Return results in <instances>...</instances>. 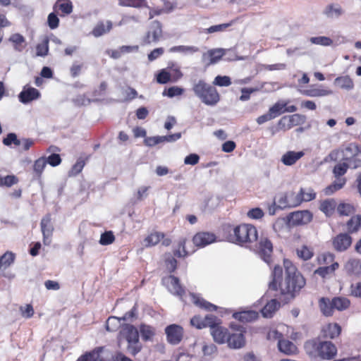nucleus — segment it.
<instances>
[{
  "label": "nucleus",
  "instance_id": "f257e3e1",
  "mask_svg": "<svg viewBox=\"0 0 361 361\" xmlns=\"http://www.w3.org/2000/svg\"><path fill=\"white\" fill-rule=\"evenodd\" d=\"M285 277L280 284L281 295L285 296L284 301L293 299L295 295L305 286V280L298 271L295 266L288 259H284Z\"/></svg>",
  "mask_w": 361,
  "mask_h": 361
},
{
  "label": "nucleus",
  "instance_id": "f03ea898",
  "mask_svg": "<svg viewBox=\"0 0 361 361\" xmlns=\"http://www.w3.org/2000/svg\"><path fill=\"white\" fill-rule=\"evenodd\" d=\"M224 230L228 233L226 240L237 245H251L258 240L257 228L251 224H241L233 228L227 226Z\"/></svg>",
  "mask_w": 361,
  "mask_h": 361
},
{
  "label": "nucleus",
  "instance_id": "7ed1b4c3",
  "mask_svg": "<svg viewBox=\"0 0 361 361\" xmlns=\"http://www.w3.org/2000/svg\"><path fill=\"white\" fill-rule=\"evenodd\" d=\"M192 90L195 94L202 103L207 106L216 105L219 99V94L215 87L200 80L193 85Z\"/></svg>",
  "mask_w": 361,
  "mask_h": 361
},
{
  "label": "nucleus",
  "instance_id": "20e7f679",
  "mask_svg": "<svg viewBox=\"0 0 361 361\" xmlns=\"http://www.w3.org/2000/svg\"><path fill=\"white\" fill-rule=\"evenodd\" d=\"M120 336L127 341L128 350L132 355H135L140 351L139 331L133 325H125L120 331Z\"/></svg>",
  "mask_w": 361,
  "mask_h": 361
},
{
  "label": "nucleus",
  "instance_id": "39448f33",
  "mask_svg": "<svg viewBox=\"0 0 361 361\" xmlns=\"http://www.w3.org/2000/svg\"><path fill=\"white\" fill-rule=\"evenodd\" d=\"M342 159L348 166L352 169L361 168V147L354 143H350L343 150Z\"/></svg>",
  "mask_w": 361,
  "mask_h": 361
},
{
  "label": "nucleus",
  "instance_id": "423d86ee",
  "mask_svg": "<svg viewBox=\"0 0 361 361\" xmlns=\"http://www.w3.org/2000/svg\"><path fill=\"white\" fill-rule=\"evenodd\" d=\"M312 346L317 355L322 359L331 360L337 353V348L331 341H310L306 343L305 346Z\"/></svg>",
  "mask_w": 361,
  "mask_h": 361
},
{
  "label": "nucleus",
  "instance_id": "0eeeda50",
  "mask_svg": "<svg viewBox=\"0 0 361 361\" xmlns=\"http://www.w3.org/2000/svg\"><path fill=\"white\" fill-rule=\"evenodd\" d=\"M254 250L265 262L269 264L273 252V245L267 237L263 235L260 237L259 242L255 245Z\"/></svg>",
  "mask_w": 361,
  "mask_h": 361
},
{
  "label": "nucleus",
  "instance_id": "6e6552de",
  "mask_svg": "<svg viewBox=\"0 0 361 361\" xmlns=\"http://www.w3.org/2000/svg\"><path fill=\"white\" fill-rule=\"evenodd\" d=\"M161 281L171 293L178 296L183 300L185 291L184 288L180 286L178 278L169 275L164 277Z\"/></svg>",
  "mask_w": 361,
  "mask_h": 361
},
{
  "label": "nucleus",
  "instance_id": "1a4fd4ad",
  "mask_svg": "<svg viewBox=\"0 0 361 361\" xmlns=\"http://www.w3.org/2000/svg\"><path fill=\"white\" fill-rule=\"evenodd\" d=\"M161 35V25L159 21L154 20L152 22L146 35L143 37L142 44H149L153 42H157L159 40Z\"/></svg>",
  "mask_w": 361,
  "mask_h": 361
},
{
  "label": "nucleus",
  "instance_id": "9d476101",
  "mask_svg": "<svg viewBox=\"0 0 361 361\" xmlns=\"http://www.w3.org/2000/svg\"><path fill=\"white\" fill-rule=\"evenodd\" d=\"M312 219V214L308 210L297 211L288 216V221L290 225L297 226L307 224Z\"/></svg>",
  "mask_w": 361,
  "mask_h": 361
},
{
  "label": "nucleus",
  "instance_id": "9b49d317",
  "mask_svg": "<svg viewBox=\"0 0 361 361\" xmlns=\"http://www.w3.org/2000/svg\"><path fill=\"white\" fill-rule=\"evenodd\" d=\"M165 333L167 341L172 345H177L183 338V329L179 325L171 324L166 327Z\"/></svg>",
  "mask_w": 361,
  "mask_h": 361
},
{
  "label": "nucleus",
  "instance_id": "f8f14e48",
  "mask_svg": "<svg viewBox=\"0 0 361 361\" xmlns=\"http://www.w3.org/2000/svg\"><path fill=\"white\" fill-rule=\"evenodd\" d=\"M51 221V215L47 214L42 219L40 223L41 231L43 235V243L46 245H49L51 242L54 227Z\"/></svg>",
  "mask_w": 361,
  "mask_h": 361
},
{
  "label": "nucleus",
  "instance_id": "ddd939ff",
  "mask_svg": "<svg viewBox=\"0 0 361 361\" xmlns=\"http://www.w3.org/2000/svg\"><path fill=\"white\" fill-rule=\"evenodd\" d=\"M334 248L338 252H344L352 244V238L348 233H340L333 238Z\"/></svg>",
  "mask_w": 361,
  "mask_h": 361
},
{
  "label": "nucleus",
  "instance_id": "4468645a",
  "mask_svg": "<svg viewBox=\"0 0 361 361\" xmlns=\"http://www.w3.org/2000/svg\"><path fill=\"white\" fill-rule=\"evenodd\" d=\"M192 241L197 247H205L216 241V235L209 232L198 233L193 237Z\"/></svg>",
  "mask_w": 361,
  "mask_h": 361
},
{
  "label": "nucleus",
  "instance_id": "2eb2a0df",
  "mask_svg": "<svg viewBox=\"0 0 361 361\" xmlns=\"http://www.w3.org/2000/svg\"><path fill=\"white\" fill-rule=\"evenodd\" d=\"M316 197V193L311 188L305 190L300 188V192L297 195L295 194L294 202H291L292 205H300L302 202H309L314 200Z\"/></svg>",
  "mask_w": 361,
  "mask_h": 361
},
{
  "label": "nucleus",
  "instance_id": "dca6fc26",
  "mask_svg": "<svg viewBox=\"0 0 361 361\" xmlns=\"http://www.w3.org/2000/svg\"><path fill=\"white\" fill-rule=\"evenodd\" d=\"M39 97L40 92L34 87H24L18 95L19 100L23 104H27L33 100L37 99Z\"/></svg>",
  "mask_w": 361,
  "mask_h": 361
},
{
  "label": "nucleus",
  "instance_id": "f3484780",
  "mask_svg": "<svg viewBox=\"0 0 361 361\" xmlns=\"http://www.w3.org/2000/svg\"><path fill=\"white\" fill-rule=\"evenodd\" d=\"M226 342L231 348H241L245 345L244 334L242 331L229 334Z\"/></svg>",
  "mask_w": 361,
  "mask_h": 361
},
{
  "label": "nucleus",
  "instance_id": "a211bd4d",
  "mask_svg": "<svg viewBox=\"0 0 361 361\" xmlns=\"http://www.w3.org/2000/svg\"><path fill=\"white\" fill-rule=\"evenodd\" d=\"M304 155L305 153L302 151H288L281 157V161L286 166H292Z\"/></svg>",
  "mask_w": 361,
  "mask_h": 361
},
{
  "label": "nucleus",
  "instance_id": "6ab92c4d",
  "mask_svg": "<svg viewBox=\"0 0 361 361\" xmlns=\"http://www.w3.org/2000/svg\"><path fill=\"white\" fill-rule=\"evenodd\" d=\"M210 333L214 341L220 344L226 342L229 336L228 329L220 325H218L216 327L212 329Z\"/></svg>",
  "mask_w": 361,
  "mask_h": 361
},
{
  "label": "nucleus",
  "instance_id": "aec40b11",
  "mask_svg": "<svg viewBox=\"0 0 361 361\" xmlns=\"http://www.w3.org/2000/svg\"><path fill=\"white\" fill-rule=\"evenodd\" d=\"M190 295L192 301L197 306H198L201 308H204V310H206L207 311H210V312L215 311L217 310L218 307L216 305L212 304L209 302L206 301L205 300H204L203 298L200 297L198 295H196L194 293H190Z\"/></svg>",
  "mask_w": 361,
  "mask_h": 361
},
{
  "label": "nucleus",
  "instance_id": "412c9836",
  "mask_svg": "<svg viewBox=\"0 0 361 361\" xmlns=\"http://www.w3.org/2000/svg\"><path fill=\"white\" fill-rule=\"evenodd\" d=\"M54 8L61 11V16H64L73 12V6L71 0H57Z\"/></svg>",
  "mask_w": 361,
  "mask_h": 361
},
{
  "label": "nucleus",
  "instance_id": "4be33fe9",
  "mask_svg": "<svg viewBox=\"0 0 361 361\" xmlns=\"http://www.w3.org/2000/svg\"><path fill=\"white\" fill-rule=\"evenodd\" d=\"M233 317L242 322H250L258 317V312L253 310L243 311L233 313Z\"/></svg>",
  "mask_w": 361,
  "mask_h": 361
},
{
  "label": "nucleus",
  "instance_id": "5701e85b",
  "mask_svg": "<svg viewBox=\"0 0 361 361\" xmlns=\"http://www.w3.org/2000/svg\"><path fill=\"white\" fill-rule=\"evenodd\" d=\"M278 348L281 353L286 355H292L297 352L296 345L290 341L286 339L279 341Z\"/></svg>",
  "mask_w": 361,
  "mask_h": 361
},
{
  "label": "nucleus",
  "instance_id": "b1692460",
  "mask_svg": "<svg viewBox=\"0 0 361 361\" xmlns=\"http://www.w3.org/2000/svg\"><path fill=\"white\" fill-rule=\"evenodd\" d=\"M341 331V327L336 323L329 324L323 329V334L325 338L334 339L338 336Z\"/></svg>",
  "mask_w": 361,
  "mask_h": 361
},
{
  "label": "nucleus",
  "instance_id": "393cba45",
  "mask_svg": "<svg viewBox=\"0 0 361 361\" xmlns=\"http://www.w3.org/2000/svg\"><path fill=\"white\" fill-rule=\"evenodd\" d=\"M279 307L280 303L276 299H272L266 304L261 312L264 317L271 318Z\"/></svg>",
  "mask_w": 361,
  "mask_h": 361
},
{
  "label": "nucleus",
  "instance_id": "a878e982",
  "mask_svg": "<svg viewBox=\"0 0 361 361\" xmlns=\"http://www.w3.org/2000/svg\"><path fill=\"white\" fill-rule=\"evenodd\" d=\"M106 26L103 21H99L92 31L95 37H99L104 34L109 32L112 28V23L110 20L106 22Z\"/></svg>",
  "mask_w": 361,
  "mask_h": 361
},
{
  "label": "nucleus",
  "instance_id": "bb28decb",
  "mask_svg": "<svg viewBox=\"0 0 361 361\" xmlns=\"http://www.w3.org/2000/svg\"><path fill=\"white\" fill-rule=\"evenodd\" d=\"M226 50L224 49H210L207 54H204L202 56L203 60L208 56L209 58V64H214L217 63L221 57L225 54Z\"/></svg>",
  "mask_w": 361,
  "mask_h": 361
},
{
  "label": "nucleus",
  "instance_id": "cd10ccee",
  "mask_svg": "<svg viewBox=\"0 0 361 361\" xmlns=\"http://www.w3.org/2000/svg\"><path fill=\"white\" fill-rule=\"evenodd\" d=\"M334 85L346 90H350L354 87L353 81L348 75L337 77L334 80Z\"/></svg>",
  "mask_w": 361,
  "mask_h": 361
},
{
  "label": "nucleus",
  "instance_id": "c85d7f7f",
  "mask_svg": "<svg viewBox=\"0 0 361 361\" xmlns=\"http://www.w3.org/2000/svg\"><path fill=\"white\" fill-rule=\"evenodd\" d=\"M319 307L322 314L326 317H329L333 314L334 309L332 304V300L329 298H322L319 300Z\"/></svg>",
  "mask_w": 361,
  "mask_h": 361
},
{
  "label": "nucleus",
  "instance_id": "c756f323",
  "mask_svg": "<svg viewBox=\"0 0 361 361\" xmlns=\"http://www.w3.org/2000/svg\"><path fill=\"white\" fill-rule=\"evenodd\" d=\"M286 120H288V121L287 126L288 128L290 129L295 126H298L303 123L305 122V117L302 115L295 114L289 116H283L281 119L280 123Z\"/></svg>",
  "mask_w": 361,
  "mask_h": 361
},
{
  "label": "nucleus",
  "instance_id": "7c9ffc66",
  "mask_svg": "<svg viewBox=\"0 0 361 361\" xmlns=\"http://www.w3.org/2000/svg\"><path fill=\"white\" fill-rule=\"evenodd\" d=\"M140 334L145 341H152L155 335V329L149 325L142 324L140 326Z\"/></svg>",
  "mask_w": 361,
  "mask_h": 361
},
{
  "label": "nucleus",
  "instance_id": "2f4dec72",
  "mask_svg": "<svg viewBox=\"0 0 361 361\" xmlns=\"http://www.w3.org/2000/svg\"><path fill=\"white\" fill-rule=\"evenodd\" d=\"M283 269L280 266H275L271 273L272 281L269 283L270 290H276L278 288L277 282L281 279Z\"/></svg>",
  "mask_w": 361,
  "mask_h": 361
},
{
  "label": "nucleus",
  "instance_id": "473e14b6",
  "mask_svg": "<svg viewBox=\"0 0 361 361\" xmlns=\"http://www.w3.org/2000/svg\"><path fill=\"white\" fill-rule=\"evenodd\" d=\"M324 14L329 18H337L342 15L343 11L339 5H329L323 11Z\"/></svg>",
  "mask_w": 361,
  "mask_h": 361
},
{
  "label": "nucleus",
  "instance_id": "72a5a7b5",
  "mask_svg": "<svg viewBox=\"0 0 361 361\" xmlns=\"http://www.w3.org/2000/svg\"><path fill=\"white\" fill-rule=\"evenodd\" d=\"M345 269L349 274L358 275L361 274V260L357 259H350Z\"/></svg>",
  "mask_w": 361,
  "mask_h": 361
},
{
  "label": "nucleus",
  "instance_id": "f704fd0d",
  "mask_svg": "<svg viewBox=\"0 0 361 361\" xmlns=\"http://www.w3.org/2000/svg\"><path fill=\"white\" fill-rule=\"evenodd\" d=\"M336 207V202L334 200H326L320 204V210L323 212L327 216H330L334 212Z\"/></svg>",
  "mask_w": 361,
  "mask_h": 361
},
{
  "label": "nucleus",
  "instance_id": "c9c22d12",
  "mask_svg": "<svg viewBox=\"0 0 361 361\" xmlns=\"http://www.w3.org/2000/svg\"><path fill=\"white\" fill-rule=\"evenodd\" d=\"M338 263L334 262L330 266L319 267L317 269L314 271V274L319 275L322 278H326L328 276L333 274L335 270L338 269Z\"/></svg>",
  "mask_w": 361,
  "mask_h": 361
},
{
  "label": "nucleus",
  "instance_id": "e433bc0d",
  "mask_svg": "<svg viewBox=\"0 0 361 361\" xmlns=\"http://www.w3.org/2000/svg\"><path fill=\"white\" fill-rule=\"evenodd\" d=\"M334 309L338 311H343L348 308L350 306V300L345 297H335L332 300Z\"/></svg>",
  "mask_w": 361,
  "mask_h": 361
},
{
  "label": "nucleus",
  "instance_id": "4c0bfd02",
  "mask_svg": "<svg viewBox=\"0 0 361 361\" xmlns=\"http://www.w3.org/2000/svg\"><path fill=\"white\" fill-rule=\"evenodd\" d=\"M169 51L171 53L178 52L184 54H192L199 51V48L195 46L179 45L171 47Z\"/></svg>",
  "mask_w": 361,
  "mask_h": 361
},
{
  "label": "nucleus",
  "instance_id": "58836bf2",
  "mask_svg": "<svg viewBox=\"0 0 361 361\" xmlns=\"http://www.w3.org/2000/svg\"><path fill=\"white\" fill-rule=\"evenodd\" d=\"M16 255L13 252L7 251L0 257V269L10 267L15 260Z\"/></svg>",
  "mask_w": 361,
  "mask_h": 361
},
{
  "label": "nucleus",
  "instance_id": "ea45409f",
  "mask_svg": "<svg viewBox=\"0 0 361 361\" xmlns=\"http://www.w3.org/2000/svg\"><path fill=\"white\" fill-rule=\"evenodd\" d=\"M294 200H295V193L294 192H291L287 193V194L281 196L279 198V200H278L279 207L281 208L296 207V205L290 204L291 202H294Z\"/></svg>",
  "mask_w": 361,
  "mask_h": 361
},
{
  "label": "nucleus",
  "instance_id": "a19ab883",
  "mask_svg": "<svg viewBox=\"0 0 361 361\" xmlns=\"http://www.w3.org/2000/svg\"><path fill=\"white\" fill-rule=\"evenodd\" d=\"M347 230L349 233H354L358 231L361 226V216L356 215L350 218L347 222Z\"/></svg>",
  "mask_w": 361,
  "mask_h": 361
},
{
  "label": "nucleus",
  "instance_id": "79ce46f5",
  "mask_svg": "<svg viewBox=\"0 0 361 361\" xmlns=\"http://www.w3.org/2000/svg\"><path fill=\"white\" fill-rule=\"evenodd\" d=\"M164 238V234L161 233L156 232L151 233L145 239V246L149 247L157 245L161 238Z\"/></svg>",
  "mask_w": 361,
  "mask_h": 361
},
{
  "label": "nucleus",
  "instance_id": "37998d69",
  "mask_svg": "<svg viewBox=\"0 0 361 361\" xmlns=\"http://www.w3.org/2000/svg\"><path fill=\"white\" fill-rule=\"evenodd\" d=\"M9 40L14 44V49L18 51H21L24 49L22 44L25 42V38L20 34H13L11 36Z\"/></svg>",
  "mask_w": 361,
  "mask_h": 361
},
{
  "label": "nucleus",
  "instance_id": "c03bdc74",
  "mask_svg": "<svg viewBox=\"0 0 361 361\" xmlns=\"http://www.w3.org/2000/svg\"><path fill=\"white\" fill-rule=\"evenodd\" d=\"M203 321L204 327H210V331H212V329L216 327L221 323L220 319L213 314L206 315L204 318H203Z\"/></svg>",
  "mask_w": 361,
  "mask_h": 361
},
{
  "label": "nucleus",
  "instance_id": "a18cd8bd",
  "mask_svg": "<svg viewBox=\"0 0 361 361\" xmlns=\"http://www.w3.org/2000/svg\"><path fill=\"white\" fill-rule=\"evenodd\" d=\"M287 105L286 102H276L274 106L269 108V111L273 116L274 118L277 117L278 116L284 113L283 110Z\"/></svg>",
  "mask_w": 361,
  "mask_h": 361
},
{
  "label": "nucleus",
  "instance_id": "49530a36",
  "mask_svg": "<svg viewBox=\"0 0 361 361\" xmlns=\"http://www.w3.org/2000/svg\"><path fill=\"white\" fill-rule=\"evenodd\" d=\"M233 23V21H231L228 23H223L219 25H215L210 26L209 27L205 29L204 32L205 33H214V32H224L226 30V28L231 26Z\"/></svg>",
  "mask_w": 361,
  "mask_h": 361
},
{
  "label": "nucleus",
  "instance_id": "de8ad7c7",
  "mask_svg": "<svg viewBox=\"0 0 361 361\" xmlns=\"http://www.w3.org/2000/svg\"><path fill=\"white\" fill-rule=\"evenodd\" d=\"M184 92V89L178 86L170 87L167 90H165L162 94L163 96H167L169 97H174L176 96L181 95Z\"/></svg>",
  "mask_w": 361,
  "mask_h": 361
},
{
  "label": "nucleus",
  "instance_id": "09e8293b",
  "mask_svg": "<svg viewBox=\"0 0 361 361\" xmlns=\"http://www.w3.org/2000/svg\"><path fill=\"white\" fill-rule=\"evenodd\" d=\"M49 39H44L43 42L38 44L36 47L37 56H45L48 54L49 51Z\"/></svg>",
  "mask_w": 361,
  "mask_h": 361
},
{
  "label": "nucleus",
  "instance_id": "8fccbe9b",
  "mask_svg": "<svg viewBox=\"0 0 361 361\" xmlns=\"http://www.w3.org/2000/svg\"><path fill=\"white\" fill-rule=\"evenodd\" d=\"M18 178L13 175L0 176V186L11 187L18 183Z\"/></svg>",
  "mask_w": 361,
  "mask_h": 361
},
{
  "label": "nucleus",
  "instance_id": "3c124183",
  "mask_svg": "<svg viewBox=\"0 0 361 361\" xmlns=\"http://www.w3.org/2000/svg\"><path fill=\"white\" fill-rule=\"evenodd\" d=\"M310 41L314 44L330 46L332 44L333 41L331 39L324 36L312 37L310 39Z\"/></svg>",
  "mask_w": 361,
  "mask_h": 361
},
{
  "label": "nucleus",
  "instance_id": "603ef678",
  "mask_svg": "<svg viewBox=\"0 0 361 361\" xmlns=\"http://www.w3.org/2000/svg\"><path fill=\"white\" fill-rule=\"evenodd\" d=\"M304 94L309 97H317L329 95L331 94V91L323 89H314L306 90L304 92Z\"/></svg>",
  "mask_w": 361,
  "mask_h": 361
},
{
  "label": "nucleus",
  "instance_id": "864d4df0",
  "mask_svg": "<svg viewBox=\"0 0 361 361\" xmlns=\"http://www.w3.org/2000/svg\"><path fill=\"white\" fill-rule=\"evenodd\" d=\"M120 326V319L110 317L106 322V329L109 331H115Z\"/></svg>",
  "mask_w": 361,
  "mask_h": 361
},
{
  "label": "nucleus",
  "instance_id": "5fc2aeb1",
  "mask_svg": "<svg viewBox=\"0 0 361 361\" xmlns=\"http://www.w3.org/2000/svg\"><path fill=\"white\" fill-rule=\"evenodd\" d=\"M297 255L300 258L307 260L313 256V252L308 247L303 245L297 249Z\"/></svg>",
  "mask_w": 361,
  "mask_h": 361
},
{
  "label": "nucleus",
  "instance_id": "6e6d98bb",
  "mask_svg": "<svg viewBox=\"0 0 361 361\" xmlns=\"http://www.w3.org/2000/svg\"><path fill=\"white\" fill-rule=\"evenodd\" d=\"M115 240L114 235L112 231H106L101 235L99 243L102 245H108L111 244Z\"/></svg>",
  "mask_w": 361,
  "mask_h": 361
},
{
  "label": "nucleus",
  "instance_id": "4d7b16f0",
  "mask_svg": "<svg viewBox=\"0 0 361 361\" xmlns=\"http://www.w3.org/2000/svg\"><path fill=\"white\" fill-rule=\"evenodd\" d=\"M348 169V166H347L345 161L337 164L336 165H335L333 169L334 176L342 177L346 173Z\"/></svg>",
  "mask_w": 361,
  "mask_h": 361
},
{
  "label": "nucleus",
  "instance_id": "13d9d810",
  "mask_svg": "<svg viewBox=\"0 0 361 361\" xmlns=\"http://www.w3.org/2000/svg\"><path fill=\"white\" fill-rule=\"evenodd\" d=\"M99 357V350L87 352L78 357L77 361H96Z\"/></svg>",
  "mask_w": 361,
  "mask_h": 361
},
{
  "label": "nucleus",
  "instance_id": "bf43d9fd",
  "mask_svg": "<svg viewBox=\"0 0 361 361\" xmlns=\"http://www.w3.org/2000/svg\"><path fill=\"white\" fill-rule=\"evenodd\" d=\"M214 85L220 87H228L231 84V78L228 76L217 75L213 82Z\"/></svg>",
  "mask_w": 361,
  "mask_h": 361
},
{
  "label": "nucleus",
  "instance_id": "052dcab7",
  "mask_svg": "<svg viewBox=\"0 0 361 361\" xmlns=\"http://www.w3.org/2000/svg\"><path fill=\"white\" fill-rule=\"evenodd\" d=\"M171 80V75L165 69H162L157 75V81L159 84H166Z\"/></svg>",
  "mask_w": 361,
  "mask_h": 361
},
{
  "label": "nucleus",
  "instance_id": "680f3d73",
  "mask_svg": "<svg viewBox=\"0 0 361 361\" xmlns=\"http://www.w3.org/2000/svg\"><path fill=\"white\" fill-rule=\"evenodd\" d=\"M338 212L343 216H348L353 212V207L349 204L341 203L337 207Z\"/></svg>",
  "mask_w": 361,
  "mask_h": 361
},
{
  "label": "nucleus",
  "instance_id": "e2e57ef3",
  "mask_svg": "<svg viewBox=\"0 0 361 361\" xmlns=\"http://www.w3.org/2000/svg\"><path fill=\"white\" fill-rule=\"evenodd\" d=\"M47 165L46 158L41 157L35 161L33 169L36 173L40 175Z\"/></svg>",
  "mask_w": 361,
  "mask_h": 361
},
{
  "label": "nucleus",
  "instance_id": "0e129e2a",
  "mask_svg": "<svg viewBox=\"0 0 361 361\" xmlns=\"http://www.w3.org/2000/svg\"><path fill=\"white\" fill-rule=\"evenodd\" d=\"M185 240L182 239L179 241L178 249L174 251V255L178 257H185L189 255V252L185 250Z\"/></svg>",
  "mask_w": 361,
  "mask_h": 361
},
{
  "label": "nucleus",
  "instance_id": "69168bd1",
  "mask_svg": "<svg viewBox=\"0 0 361 361\" xmlns=\"http://www.w3.org/2000/svg\"><path fill=\"white\" fill-rule=\"evenodd\" d=\"M85 166V161L82 159H79L76 163L73 166L69 173L70 176H76L80 173Z\"/></svg>",
  "mask_w": 361,
  "mask_h": 361
},
{
  "label": "nucleus",
  "instance_id": "338daca9",
  "mask_svg": "<svg viewBox=\"0 0 361 361\" xmlns=\"http://www.w3.org/2000/svg\"><path fill=\"white\" fill-rule=\"evenodd\" d=\"M47 23L49 27L51 29L54 30L59 27V19L57 17L56 14H55L54 13H51L48 16Z\"/></svg>",
  "mask_w": 361,
  "mask_h": 361
},
{
  "label": "nucleus",
  "instance_id": "774afa93",
  "mask_svg": "<svg viewBox=\"0 0 361 361\" xmlns=\"http://www.w3.org/2000/svg\"><path fill=\"white\" fill-rule=\"evenodd\" d=\"M350 295L361 298V281L352 283L350 286Z\"/></svg>",
  "mask_w": 361,
  "mask_h": 361
}]
</instances>
